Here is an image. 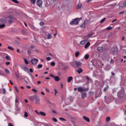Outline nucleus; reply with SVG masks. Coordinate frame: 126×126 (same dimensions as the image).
<instances>
[{
  "mask_svg": "<svg viewBox=\"0 0 126 126\" xmlns=\"http://www.w3.org/2000/svg\"><path fill=\"white\" fill-rule=\"evenodd\" d=\"M5 72L6 73V74H9V73H10L9 70L8 69H5Z\"/></svg>",
  "mask_w": 126,
  "mask_h": 126,
  "instance_id": "a878e982",
  "label": "nucleus"
},
{
  "mask_svg": "<svg viewBox=\"0 0 126 126\" xmlns=\"http://www.w3.org/2000/svg\"><path fill=\"white\" fill-rule=\"evenodd\" d=\"M54 80H55V81H60V80H61V78H59V76H55L54 77Z\"/></svg>",
  "mask_w": 126,
  "mask_h": 126,
  "instance_id": "f8f14e48",
  "label": "nucleus"
},
{
  "mask_svg": "<svg viewBox=\"0 0 126 126\" xmlns=\"http://www.w3.org/2000/svg\"><path fill=\"white\" fill-rule=\"evenodd\" d=\"M36 98L34 99V100H35L36 101V103L37 104H39V102H40V98H39V97H38V96L36 95Z\"/></svg>",
  "mask_w": 126,
  "mask_h": 126,
  "instance_id": "9b49d317",
  "label": "nucleus"
},
{
  "mask_svg": "<svg viewBox=\"0 0 126 126\" xmlns=\"http://www.w3.org/2000/svg\"><path fill=\"white\" fill-rule=\"evenodd\" d=\"M81 6H82V4L81 3H79L77 5V9H79L80 8H81Z\"/></svg>",
  "mask_w": 126,
  "mask_h": 126,
  "instance_id": "c756f323",
  "label": "nucleus"
},
{
  "mask_svg": "<svg viewBox=\"0 0 126 126\" xmlns=\"http://www.w3.org/2000/svg\"><path fill=\"white\" fill-rule=\"evenodd\" d=\"M24 117L25 118H28V113L26 112H24Z\"/></svg>",
  "mask_w": 126,
  "mask_h": 126,
  "instance_id": "2f4dec72",
  "label": "nucleus"
},
{
  "mask_svg": "<svg viewBox=\"0 0 126 126\" xmlns=\"http://www.w3.org/2000/svg\"><path fill=\"white\" fill-rule=\"evenodd\" d=\"M24 61H25V63H26V64H28V63H29V62H28V61H27V60H26V59H24Z\"/></svg>",
  "mask_w": 126,
  "mask_h": 126,
  "instance_id": "de8ad7c7",
  "label": "nucleus"
},
{
  "mask_svg": "<svg viewBox=\"0 0 126 126\" xmlns=\"http://www.w3.org/2000/svg\"><path fill=\"white\" fill-rule=\"evenodd\" d=\"M24 80L26 83H28V82H29V79L27 77H25V78H24Z\"/></svg>",
  "mask_w": 126,
  "mask_h": 126,
  "instance_id": "4468645a",
  "label": "nucleus"
},
{
  "mask_svg": "<svg viewBox=\"0 0 126 126\" xmlns=\"http://www.w3.org/2000/svg\"><path fill=\"white\" fill-rule=\"evenodd\" d=\"M42 67H43V64H39L37 65V68L38 69L42 68Z\"/></svg>",
  "mask_w": 126,
  "mask_h": 126,
  "instance_id": "7c9ffc66",
  "label": "nucleus"
},
{
  "mask_svg": "<svg viewBox=\"0 0 126 126\" xmlns=\"http://www.w3.org/2000/svg\"><path fill=\"white\" fill-rule=\"evenodd\" d=\"M111 51L114 55H116L118 53V49L117 48H112Z\"/></svg>",
  "mask_w": 126,
  "mask_h": 126,
  "instance_id": "20e7f679",
  "label": "nucleus"
},
{
  "mask_svg": "<svg viewBox=\"0 0 126 126\" xmlns=\"http://www.w3.org/2000/svg\"><path fill=\"white\" fill-rule=\"evenodd\" d=\"M28 55H31V50H28Z\"/></svg>",
  "mask_w": 126,
  "mask_h": 126,
  "instance_id": "864d4df0",
  "label": "nucleus"
},
{
  "mask_svg": "<svg viewBox=\"0 0 126 126\" xmlns=\"http://www.w3.org/2000/svg\"><path fill=\"white\" fill-rule=\"evenodd\" d=\"M97 51H98V52H100V53H103V47H98L97 48Z\"/></svg>",
  "mask_w": 126,
  "mask_h": 126,
  "instance_id": "ddd939ff",
  "label": "nucleus"
},
{
  "mask_svg": "<svg viewBox=\"0 0 126 126\" xmlns=\"http://www.w3.org/2000/svg\"><path fill=\"white\" fill-rule=\"evenodd\" d=\"M12 1H13V2H15V3H19V1L17 0H12Z\"/></svg>",
  "mask_w": 126,
  "mask_h": 126,
  "instance_id": "ea45409f",
  "label": "nucleus"
},
{
  "mask_svg": "<svg viewBox=\"0 0 126 126\" xmlns=\"http://www.w3.org/2000/svg\"><path fill=\"white\" fill-rule=\"evenodd\" d=\"M8 19V23L10 24V25H11V24H12V23H13V20H14V19H15V18L14 17H13V16H9L7 17Z\"/></svg>",
  "mask_w": 126,
  "mask_h": 126,
  "instance_id": "f03ea898",
  "label": "nucleus"
},
{
  "mask_svg": "<svg viewBox=\"0 0 126 126\" xmlns=\"http://www.w3.org/2000/svg\"><path fill=\"white\" fill-rule=\"evenodd\" d=\"M52 121L55 122V123H58V120L56 119V118H52Z\"/></svg>",
  "mask_w": 126,
  "mask_h": 126,
  "instance_id": "a19ab883",
  "label": "nucleus"
},
{
  "mask_svg": "<svg viewBox=\"0 0 126 126\" xmlns=\"http://www.w3.org/2000/svg\"><path fill=\"white\" fill-rule=\"evenodd\" d=\"M76 64L77 66H80V65H81V64H82V63L79 61H76Z\"/></svg>",
  "mask_w": 126,
  "mask_h": 126,
  "instance_id": "2eb2a0df",
  "label": "nucleus"
},
{
  "mask_svg": "<svg viewBox=\"0 0 126 126\" xmlns=\"http://www.w3.org/2000/svg\"><path fill=\"white\" fill-rule=\"evenodd\" d=\"M89 95H92V94H94V93H93L92 92H89Z\"/></svg>",
  "mask_w": 126,
  "mask_h": 126,
  "instance_id": "13d9d810",
  "label": "nucleus"
},
{
  "mask_svg": "<svg viewBox=\"0 0 126 126\" xmlns=\"http://www.w3.org/2000/svg\"><path fill=\"white\" fill-rule=\"evenodd\" d=\"M15 102L16 104H17V103H18V99H17V98H16Z\"/></svg>",
  "mask_w": 126,
  "mask_h": 126,
  "instance_id": "0e129e2a",
  "label": "nucleus"
},
{
  "mask_svg": "<svg viewBox=\"0 0 126 126\" xmlns=\"http://www.w3.org/2000/svg\"><path fill=\"white\" fill-rule=\"evenodd\" d=\"M8 126H14L11 123H9L8 124Z\"/></svg>",
  "mask_w": 126,
  "mask_h": 126,
  "instance_id": "338daca9",
  "label": "nucleus"
},
{
  "mask_svg": "<svg viewBox=\"0 0 126 126\" xmlns=\"http://www.w3.org/2000/svg\"><path fill=\"white\" fill-rule=\"evenodd\" d=\"M32 4L36 3V0H30Z\"/></svg>",
  "mask_w": 126,
  "mask_h": 126,
  "instance_id": "79ce46f5",
  "label": "nucleus"
},
{
  "mask_svg": "<svg viewBox=\"0 0 126 126\" xmlns=\"http://www.w3.org/2000/svg\"><path fill=\"white\" fill-rule=\"evenodd\" d=\"M54 91H55V96H57V94H58V90H57V89H55L54 90Z\"/></svg>",
  "mask_w": 126,
  "mask_h": 126,
  "instance_id": "49530a36",
  "label": "nucleus"
},
{
  "mask_svg": "<svg viewBox=\"0 0 126 126\" xmlns=\"http://www.w3.org/2000/svg\"><path fill=\"white\" fill-rule=\"evenodd\" d=\"M85 25L86 24L83 23V24L80 26L81 28H84V27H85Z\"/></svg>",
  "mask_w": 126,
  "mask_h": 126,
  "instance_id": "37998d69",
  "label": "nucleus"
},
{
  "mask_svg": "<svg viewBox=\"0 0 126 126\" xmlns=\"http://www.w3.org/2000/svg\"><path fill=\"white\" fill-rule=\"evenodd\" d=\"M65 115H67V116H68V117H71V115L70 114H69L68 113H65Z\"/></svg>",
  "mask_w": 126,
  "mask_h": 126,
  "instance_id": "680f3d73",
  "label": "nucleus"
},
{
  "mask_svg": "<svg viewBox=\"0 0 126 126\" xmlns=\"http://www.w3.org/2000/svg\"><path fill=\"white\" fill-rule=\"evenodd\" d=\"M105 20H106V18H104L100 21V23H103V22H104V21H105Z\"/></svg>",
  "mask_w": 126,
  "mask_h": 126,
  "instance_id": "a18cd8bd",
  "label": "nucleus"
},
{
  "mask_svg": "<svg viewBox=\"0 0 126 126\" xmlns=\"http://www.w3.org/2000/svg\"><path fill=\"white\" fill-rule=\"evenodd\" d=\"M38 62H39V60L34 58H32L31 60V63H32V64H37V63H38Z\"/></svg>",
  "mask_w": 126,
  "mask_h": 126,
  "instance_id": "7ed1b4c3",
  "label": "nucleus"
},
{
  "mask_svg": "<svg viewBox=\"0 0 126 126\" xmlns=\"http://www.w3.org/2000/svg\"><path fill=\"white\" fill-rule=\"evenodd\" d=\"M90 21V20H87V19H85L84 23H85L86 24H88Z\"/></svg>",
  "mask_w": 126,
  "mask_h": 126,
  "instance_id": "5701e85b",
  "label": "nucleus"
},
{
  "mask_svg": "<svg viewBox=\"0 0 126 126\" xmlns=\"http://www.w3.org/2000/svg\"><path fill=\"white\" fill-rule=\"evenodd\" d=\"M126 2L125 1L123 3H121L119 4V6L120 7H125V6H126Z\"/></svg>",
  "mask_w": 126,
  "mask_h": 126,
  "instance_id": "6e6552de",
  "label": "nucleus"
},
{
  "mask_svg": "<svg viewBox=\"0 0 126 126\" xmlns=\"http://www.w3.org/2000/svg\"><path fill=\"white\" fill-rule=\"evenodd\" d=\"M5 27V25L4 24L0 25V29H3Z\"/></svg>",
  "mask_w": 126,
  "mask_h": 126,
  "instance_id": "393cba45",
  "label": "nucleus"
},
{
  "mask_svg": "<svg viewBox=\"0 0 126 126\" xmlns=\"http://www.w3.org/2000/svg\"><path fill=\"white\" fill-rule=\"evenodd\" d=\"M8 49H9V50H11V51H14V49H13V48H12L11 46H8Z\"/></svg>",
  "mask_w": 126,
  "mask_h": 126,
  "instance_id": "e433bc0d",
  "label": "nucleus"
},
{
  "mask_svg": "<svg viewBox=\"0 0 126 126\" xmlns=\"http://www.w3.org/2000/svg\"><path fill=\"white\" fill-rule=\"evenodd\" d=\"M77 72L79 73V74H80L82 71H83V70H82V68H79L78 70H76Z\"/></svg>",
  "mask_w": 126,
  "mask_h": 126,
  "instance_id": "dca6fc26",
  "label": "nucleus"
},
{
  "mask_svg": "<svg viewBox=\"0 0 126 126\" xmlns=\"http://www.w3.org/2000/svg\"><path fill=\"white\" fill-rule=\"evenodd\" d=\"M124 13H125V11H122L119 13V15H121V14H124Z\"/></svg>",
  "mask_w": 126,
  "mask_h": 126,
  "instance_id": "69168bd1",
  "label": "nucleus"
},
{
  "mask_svg": "<svg viewBox=\"0 0 126 126\" xmlns=\"http://www.w3.org/2000/svg\"><path fill=\"white\" fill-rule=\"evenodd\" d=\"M32 91L33 92H34L35 93H37V90H36V89H32Z\"/></svg>",
  "mask_w": 126,
  "mask_h": 126,
  "instance_id": "09e8293b",
  "label": "nucleus"
},
{
  "mask_svg": "<svg viewBox=\"0 0 126 126\" xmlns=\"http://www.w3.org/2000/svg\"><path fill=\"white\" fill-rule=\"evenodd\" d=\"M97 124L98 125V126H101V125H102V122L99 121L97 122Z\"/></svg>",
  "mask_w": 126,
  "mask_h": 126,
  "instance_id": "3c124183",
  "label": "nucleus"
},
{
  "mask_svg": "<svg viewBox=\"0 0 126 126\" xmlns=\"http://www.w3.org/2000/svg\"><path fill=\"white\" fill-rule=\"evenodd\" d=\"M110 63H114V61L111 59L110 62Z\"/></svg>",
  "mask_w": 126,
  "mask_h": 126,
  "instance_id": "bf43d9fd",
  "label": "nucleus"
},
{
  "mask_svg": "<svg viewBox=\"0 0 126 126\" xmlns=\"http://www.w3.org/2000/svg\"><path fill=\"white\" fill-rule=\"evenodd\" d=\"M50 65H51V66H55V65H56V63H55V62H52L51 63Z\"/></svg>",
  "mask_w": 126,
  "mask_h": 126,
  "instance_id": "f704fd0d",
  "label": "nucleus"
},
{
  "mask_svg": "<svg viewBox=\"0 0 126 126\" xmlns=\"http://www.w3.org/2000/svg\"><path fill=\"white\" fill-rule=\"evenodd\" d=\"M72 81V76H70V77H68V78L67 79V81L68 83H70V82H71Z\"/></svg>",
  "mask_w": 126,
  "mask_h": 126,
  "instance_id": "9d476101",
  "label": "nucleus"
},
{
  "mask_svg": "<svg viewBox=\"0 0 126 126\" xmlns=\"http://www.w3.org/2000/svg\"><path fill=\"white\" fill-rule=\"evenodd\" d=\"M5 64L6 65H9V64H10V63L9 62H7L5 63Z\"/></svg>",
  "mask_w": 126,
  "mask_h": 126,
  "instance_id": "5fc2aeb1",
  "label": "nucleus"
},
{
  "mask_svg": "<svg viewBox=\"0 0 126 126\" xmlns=\"http://www.w3.org/2000/svg\"><path fill=\"white\" fill-rule=\"evenodd\" d=\"M86 42H87V39L82 40L81 41H80V44L81 45H84V44H85V43H86Z\"/></svg>",
  "mask_w": 126,
  "mask_h": 126,
  "instance_id": "a211bd4d",
  "label": "nucleus"
},
{
  "mask_svg": "<svg viewBox=\"0 0 126 126\" xmlns=\"http://www.w3.org/2000/svg\"><path fill=\"white\" fill-rule=\"evenodd\" d=\"M108 89H109V86H107V87L104 88V89H103L104 92H106V91H108Z\"/></svg>",
  "mask_w": 126,
  "mask_h": 126,
  "instance_id": "cd10ccee",
  "label": "nucleus"
},
{
  "mask_svg": "<svg viewBox=\"0 0 126 126\" xmlns=\"http://www.w3.org/2000/svg\"><path fill=\"white\" fill-rule=\"evenodd\" d=\"M37 115H41V116H43V117H46V114L44 112L42 111H40L39 112L38 111H35Z\"/></svg>",
  "mask_w": 126,
  "mask_h": 126,
  "instance_id": "39448f33",
  "label": "nucleus"
},
{
  "mask_svg": "<svg viewBox=\"0 0 126 126\" xmlns=\"http://www.w3.org/2000/svg\"><path fill=\"white\" fill-rule=\"evenodd\" d=\"M122 41H125V36H123L122 38Z\"/></svg>",
  "mask_w": 126,
  "mask_h": 126,
  "instance_id": "774afa93",
  "label": "nucleus"
},
{
  "mask_svg": "<svg viewBox=\"0 0 126 126\" xmlns=\"http://www.w3.org/2000/svg\"><path fill=\"white\" fill-rule=\"evenodd\" d=\"M110 121H111V118H110L109 117H107L106 119V122L109 123V122H110Z\"/></svg>",
  "mask_w": 126,
  "mask_h": 126,
  "instance_id": "bb28decb",
  "label": "nucleus"
},
{
  "mask_svg": "<svg viewBox=\"0 0 126 126\" xmlns=\"http://www.w3.org/2000/svg\"><path fill=\"white\" fill-rule=\"evenodd\" d=\"M107 30H111L112 29V28L111 27H108L106 28Z\"/></svg>",
  "mask_w": 126,
  "mask_h": 126,
  "instance_id": "603ef678",
  "label": "nucleus"
},
{
  "mask_svg": "<svg viewBox=\"0 0 126 126\" xmlns=\"http://www.w3.org/2000/svg\"><path fill=\"white\" fill-rule=\"evenodd\" d=\"M83 119L86 121V122H87L88 123H90V119L88 118V117H87L86 116H84L83 117Z\"/></svg>",
  "mask_w": 126,
  "mask_h": 126,
  "instance_id": "1a4fd4ad",
  "label": "nucleus"
},
{
  "mask_svg": "<svg viewBox=\"0 0 126 126\" xmlns=\"http://www.w3.org/2000/svg\"><path fill=\"white\" fill-rule=\"evenodd\" d=\"M15 90L17 92V93H19V91L18 90V89L17 88V87L15 86Z\"/></svg>",
  "mask_w": 126,
  "mask_h": 126,
  "instance_id": "8fccbe9b",
  "label": "nucleus"
},
{
  "mask_svg": "<svg viewBox=\"0 0 126 126\" xmlns=\"http://www.w3.org/2000/svg\"><path fill=\"white\" fill-rule=\"evenodd\" d=\"M79 55H80V52H79V51H77L75 53L76 58H78V56H79Z\"/></svg>",
  "mask_w": 126,
  "mask_h": 126,
  "instance_id": "aec40b11",
  "label": "nucleus"
},
{
  "mask_svg": "<svg viewBox=\"0 0 126 126\" xmlns=\"http://www.w3.org/2000/svg\"><path fill=\"white\" fill-rule=\"evenodd\" d=\"M15 44H16L17 45H19L20 43H19V41H17V40H16L15 41Z\"/></svg>",
  "mask_w": 126,
  "mask_h": 126,
  "instance_id": "6e6d98bb",
  "label": "nucleus"
},
{
  "mask_svg": "<svg viewBox=\"0 0 126 126\" xmlns=\"http://www.w3.org/2000/svg\"><path fill=\"white\" fill-rule=\"evenodd\" d=\"M90 46V43L88 42L85 45V49H87Z\"/></svg>",
  "mask_w": 126,
  "mask_h": 126,
  "instance_id": "f3484780",
  "label": "nucleus"
},
{
  "mask_svg": "<svg viewBox=\"0 0 126 126\" xmlns=\"http://www.w3.org/2000/svg\"><path fill=\"white\" fill-rule=\"evenodd\" d=\"M52 38V35L51 34V33H48L47 35V39H51Z\"/></svg>",
  "mask_w": 126,
  "mask_h": 126,
  "instance_id": "c85d7f7f",
  "label": "nucleus"
},
{
  "mask_svg": "<svg viewBox=\"0 0 126 126\" xmlns=\"http://www.w3.org/2000/svg\"><path fill=\"white\" fill-rule=\"evenodd\" d=\"M17 52L18 53V54H20V50H19V49H17Z\"/></svg>",
  "mask_w": 126,
  "mask_h": 126,
  "instance_id": "e2e57ef3",
  "label": "nucleus"
},
{
  "mask_svg": "<svg viewBox=\"0 0 126 126\" xmlns=\"http://www.w3.org/2000/svg\"><path fill=\"white\" fill-rule=\"evenodd\" d=\"M27 110L28 111H32V106H28L27 107Z\"/></svg>",
  "mask_w": 126,
  "mask_h": 126,
  "instance_id": "72a5a7b5",
  "label": "nucleus"
},
{
  "mask_svg": "<svg viewBox=\"0 0 126 126\" xmlns=\"http://www.w3.org/2000/svg\"><path fill=\"white\" fill-rule=\"evenodd\" d=\"M78 91L79 92H83L84 90L82 88V87H79V88H78Z\"/></svg>",
  "mask_w": 126,
  "mask_h": 126,
  "instance_id": "412c9836",
  "label": "nucleus"
},
{
  "mask_svg": "<svg viewBox=\"0 0 126 126\" xmlns=\"http://www.w3.org/2000/svg\"><path fill=\"white\" fill-rule=\"evenodd\" d=\"M6 22V20L4 19H1L0 20V23H5Z\"/></svg>",
  "mask_w": 126,
  "mask_h": 126,
  "instance_id": "4be33fe9",
  "label": "nucleus"
},
{
  "mask_svg": "<svg viewBox=\"0 0 126 126\" xmlns=\"http://www.w3.org/2000/svg\"><path fill=\"white\" fill-rule=\"evenodd\" d=\"M24 70H25L26 72L29 73V69L27 68V67H23Z\"/></svg>",
  "mask_w": 126,
  "mask_h": 126,
  "instance_id": "b1692460",
  "label": "nucleus"
},
{
  "mask_svg": "<svg viewBox=\"0 0 126 126\" xmlns=\"http://www.w3.org/2000/svg\"><path fill=\"white\" fill-rule=\"evenodd\" d=\"M6 59H7L8 61H9L10 60V57L9 56L7 55L5 57Z\"/></svg>",
  "mask_w": 126,
  "mask_h": 126,
  "instance_id": "c03bdc74",
  "label": "nucleus"
},
{
  "mask_svg": "<svg viewBox=\"0 0 126 126\" xmlns=\"http://www.w3.org/2000/svg\"><path fill=\"white\" fill-rule=\"evenodd\" d=\"M59 119L60 120V121H63V122H66V120H65V119H64L63 118L60 117L59 118Z\"/></svg>",
  "mask_w": 126,
  "mask_h": 126,
  "instance_id": "473e14b6",
  "label": "nucleus"
},
{
  "mask_svg": "<svg viewBox=\"0 0 126 126\" xmlns=\"http://www.w3.org/2000/svg\"><path fill=\"white\" fill-rule=\"evenodd\" d=\"M88 59H89V55L87 54V55L85 56V60H88Z\"/></svg>",
  "mask_w": 126,
  "mask_h": 126,
  "instance_id": "4c0bfd02",
  "label": "nucleus"
},
{
  "mask_svg": "<svg viewBox=\"0 0 126 126\" xmlns=\"http://www.w3.org/2000/svg\"><path fill=\"white\" fill-rule=\"evenodd\" d=\"M46 60H47V61H50L51 60V58L50 57H47Z\"/></svg>",
  "mask_w": 126,
  "mask_h": 126,
  "instance_id": "052dcab7",
  "label": "nucleus"
},
{
  "mask_svg": "<svg viewBox=\"0 0 126 126\" xmlns=\"http://www.w3.org/2000/svg\"><path fill=\"white\" fill-rule=\"evenodd\" d=\"M82 20V18H77L72 20L70 22V25H77L79 23V21Z\"/></svg>",
  "mask_w": 126,
  "mask_h": 126,
  "instance_id": "f257e3e1",
  "label": "nucleus"
},
{
  "mask_svg": "<svg viewBox=\"0 0 126 126\" xmlns=\"http://www.w3.org/2000/svg\"><path fill=\"white\" fill-rule=\"evenodd\" d=\"M15 75L17 78H19V75H18V74H17V73H15Z\"/></svg>",
  "mask_w": 126,
  "mask_h": 126,
  "instance_id": "4d7b16f0",
  "label": "nucleus"
},
{
  "mask_svg": "<svg viewBox=\"0 0 126 126\" xmlns=\"http://www.w3.org/2000/svg\"><path fill=\"white\" fill-rule=\"evenodd\" d=\"M5 93H6V90H5V89L3 88L2 89V94H5Z\"/></svg>",
  "mask_w": 126,
  "mask_h": 126,
  "instance_id": "c9c22d12",
  "label": "nucleus"
},
{
  "mask_svg": "<svg viewBox=\"0 0 126 126\" xmlns=\"http://www.w3.org/2000/svg\"><path fill=\"white\" fill-rule=\"evenodd\" d=\"M37 4L38 6H42V4H43V1L41 0H37Z\"/></svg>",
  "mask_w": 126,
  "mask_h": 126,
  "instance_id": "423d86ee",
  "label": "nucleus"
},
{
  "mask_svg": "<svg viewBox=\"0 0 126 126\" xmlns=\"http://www.w3.org/2000/svg\"><path fill=\"white\" fill-rule=\"evenodd\" d=\"M87 97V94L86 93H82L81 97L82 99H84Z\"/></svg>",
  "mask_w": 126,
  "mask_h": 126,
  "instance_id": "0eeeda50",
  "label": "nucleus"
},
{
  "mask_svg": "<svg viewBox=\"0 0 126 126\" xmlns=\"http://www.w3.org/2000/svg\"><path fill=\"white\" fill-rule=\"evenodd\" d=\"M36 98V95H33L32 96L30 97V99L32 101H34V100H35Z\"/></svg>",
  "mask_w": 126,
  "mask_h": 126,
  "instance_id": "6ab92c4d",
  "label": "nucleus"
},
{
  "mask_svg": "<svg viewBox=\"0 0 126 126\" xmlns=\"http://www.w3.org/2000/svg\"><path fill=\"white\" fill-rule=\"evenodd\" d=\"M93 35V33H90L89 34H88L86 37L87 38H89L90 37H91V36H92Z\"/></svg>",
  "mask_w": 126,
  "mask_h": 126,
  "instance_id": "58836bf2",
  "label": "nucleus"
}]
</instances>
